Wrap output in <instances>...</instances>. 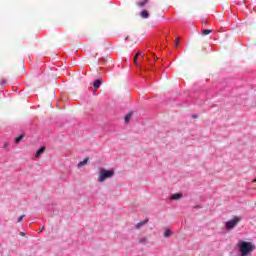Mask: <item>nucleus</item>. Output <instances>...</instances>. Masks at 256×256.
<instances>
[{
	"label": "nucleus",
	"mask_w": 256,
	"mask_h": 256,
	"mask_svg": "<svg viewBox=\"0 0 256 256\" xmlns=\"http://www.w3.org/2000/svg\"><path fill=\"white\" fill-rule=\"evenodd\" d=\"M164 237H171V230H166L164 232Z\"/></svg>",
	"instance_id": "nucleus-15"
},
{
	"label": "nucleus",
	"mask_w": 256,
	"mask_h": 256,
	"mask_svg": "<svg viewBox=\"0 0 256 256\" xmlns=\"http://www.w3.org/2000/svg\"><path fill=\"white\" fill-rule=\"evenodd\" d=\"M113 175H115V171H113V170L100 169L98 181H99V183H103V181H105L107 179H111V177H113Z\"/></svg>",
	"instance_id": "nucleus-2"
},
{
	"label": "nucleus",
	"mask_w": 256,
	"mask_h": 256,
	"mask_svg": "<svg viewBox=\"0 0 256 256\" xmlns=\"http://www.w3.org/2000/svg\"><path fill=\"white\" fill-rule=\"evenodd\" d=\"M238 252L242 256H251L253 251L256 249L255 244L247 242L245 240H239L237 244Z\"/></svg>",
	"instance_id": "nucleus-1"
},
{
	"label": "nucleus",
	"mask_w": 256,
	"mask_h": 256,
	"mask_svg": "<svg viewBox=\"0 0 256 256\" xmlns=\"http://www.w3.org/2000/svg\"><path fill=\"white\" fill-rule=\"evenodd\" d=\"M87 163H89V158H85L83 161H80L78 163V167L79 168L84 167V165H87Z\"/></svg>",
	"instance_id": "nucleus-9"
},
{
	"label": "nucleus",
	"mask_w": 256,
	"mask_h": 256,
	"mask_svg": "<svg viewBox=\"0 0 256 256\" xmlns=\"http://www.w3.org/2000/svg\"><path fill=\"white\" fill-rule=\"evenodd\" d=\"M240 256H243V254H240Z\"/></svg>",
	"instance_id": "nucleus-22"
},
{
	"label": "nucleus",
	"mask_w": 256,
	"mask_h": 256,
	"mask_svg": "<svg viewBox=\"0 0 256 256\" xmlns=\"http://www.w3.org/2000/svg\"><path fill=\"white\" fill-rule=\"evenodd\" d=\"M139 57H141V59H143L145 57V54H141V52H138L134 56V65H139V62H137V59H139Z\"/></svg>",
	"instance_id": "nucleus-5"
},
{
	"label": "nucleus",
	"mask_w": 256,
	"mask_h": 256,
	"mask_svg": "<svg viewBox=\"0 0 256 256\" xmlns=\"http://www.w3.org/2000/svg\"><path fill=\"white\" fill-rule=\"evenodd\" d=\"M198 117H199V115H197V114L193 115V119H197Z\"/></svg>",
	"instance_id": "nucleus-19"
},
{
	"label": "nucleus",
	"mask_w": 256,
	"mask_h": 256,
	"mask_svg": "<svg viewBox=\"0 0 256 256\" xmlns=\"http://www.w3.org/2000/svg\"><path fill=\"white\" fill-rule=\"evenodd\" d=\"M101 85H103V80L96 79L93 83V87H94L95 91H97V89H99V87H101Z\"/></svg>",
	"instance_id": "nucleus-4"
},
{
	"label": "nucleus",
	"mask_w": 256,
	"mask_h": 256,
	"mask_svg": "<svg viewBox=\"0 0 256 256\" xmlns=\"http://www.w3.org/2000/svg\"><path fill=\"white\" fill-rule=\"evenodd\" d=\"M241 221V217L235 216L233 219L227 221L225 223V227L228 231H231V229H235L237 227V224Z\"/></svg>",
	"instance_id": "nucleus-3"
},
{
	"label": "nucleus",
	"mask_w": 256,
	"mask_h": 256,
	"mask_svg": "<svg viewBox=\"0 0 256 256\" xmlns=\"http://www.w3.org/2000/svg\"><path fill=\"white\" fill-rule=\"evenodd\" d=\"M175 47H179V38L175 40Z\"/></svg>",
	"instance_id": "nucleus-17"
},
{
	"label": "nucleus",
	"mask_w": 256,
	"mask_h": 256,
	"mask_svg": "<svg viewBox=\"0 0 256 256\" xmlns=\"http://www.w3.org/2000/svg\"><path fill=\"white\" fill-rule=\"evenodd\" d=\"M210 33H212V30H210V29L202 30V35H209Z\"/></svg>",
	"instance_id": "nucleus-13"
},
{
	"label": "nucleus",
	"mask_w": 256,
	"mask_h": 256,
	"mask_svg": "<svg viewBox=\"0 0 256 256\" xmlns=\"http://www.w3.org/2000/svg\"><path fill=\"white\" fill-rule=\"evenodd\" d=\"M147 221H149V220H145V221L138 223L136 225L135 229H141V227H143V225H145L147 223Z\"/></svg>",
	"instance_id": "nucleus-12"
},
{
	"label": "nucleus",
	"mask_w": 256,
	"mask_h": 256,
	"mask_svg": "<svg viewBox=\"0 0 256 256\" xmlns=\"http://www.w3.org/2000/svg\"><path fill=\"white\" fill-rule=\"evenodd\" d=\"M133 117V112H130L128 113L126 116H125V123H129V121H131V118Z\"/></svg>",
	"instance_id": "nucleus-11"
},
{
	"label": "nucleus",
	"mask_w": 256,
	"mask_h": 256,
	"mask_svg": "<svg viewBox=\"0 0 256 256\" xmlns=\"http://www.w3.org/2000/svg\"><path fill=\"white\" fill-rule=\"evenodd\" d=\"M143 242H145V238H144L143 240H141V241H140V243H143Z\"/></svg>",
	"instance_id": "nucleus-21"
},
{
	"label": "nucleus",
	"mask_w": 256,
	"mask_h": 256,
	"mask_svg": "<svg viewBox=\"0 0 256 256\" xmlns=\"http://www.w3.org/2000/svg\"><path fill=\"white\" fill-rule=\"evenodd\" d=\"M20 235H21L22 237H25V233H23V232H21Z\"/></svg>",
	"instance_id": "nucleus-20"
},
{
	"label": "nucleus",
	"mask_w": 256,
	"mask_h": 256,
	"mask_svg": "<svg viewBox=\"0 0 256 256\" xmlns=\"http://www.w3.org/2000/svg\"><path fill=\"white\" fill-rule=\"evenodd\" d=\"M149 3V0H141L140 2H137L136 5L137 7H145Z\"/></svg>",
	"instance_id": "nucleus-8"
},
{
	"label": "nucleus",
	"mask_w": 256,
	"mask_h": 256,
	"mask_svg": "<svg viewBox=\"0 0 256 256\" xmlns=\"http://www.w3.org/2000/svg\"><path fill=\"white\" fill-rule=\"evenodd\" d=\"M182 197H183V194L176 193V194H172L171 199L174 201H177V200L181 199Z\"/></svg>",
	"instance_id": "nucleus-7"
},
{
	"label": "nucleus",
	"mask_w": 256,
	"mask_h": 256,
	"mask_svg": "<svg viewBox=\"0 0 256 256\" xmlns=\"http://www.w3.org/2000/svg\"><path fill=\"white\" fill-rule=\"evenodd\" d=\"M45 153V147H41L36 151V157H39Z\"/></svg>",
	"instance_id": "nucleus-10"
},
{
	"label": "nucleus",
	"mask_w": 256,
	"mask_h": 256,
	"mask_svg": "<svg viewBox=\"0 0 256 256\" xmlns=\"http://www.w3.org/2000/svg\"><path fill=\"white\" fill-rule=\"evenodd\" d=\"M140 16L142 17V19H149V11L147 10H142L140 12Z\"/></svg>",
	"instance_id": "nucleus-6"
},
{
	"label": "nucleus",
	"mask_w": 256,
	"mask_h": 256,
	"mask_svg": "<svg viewBox=\"0 0 256 256\" xmlns=\"http://www.w3.org/2000/svg\"><path fill=\"white\" fill-rule=\"evenodd\" d=\"M23 219H25V215H21L18 220L17 223H21V221H23Z\"/></svg>",
	"instance_id": "nucleus-16"
},
{
	"label": "nucleus",
	"mask_w": 256,
	"mask_h": 256,
	"mask_svg": "<svg viewBox=\"0 0 256 256\" xmlns=\"http://www.w3.org/2000/svg\"><path fill=\"white\" fill-rule=\"evenodd\" d=\"M201 207H203V206H201V205H199V206H194V209H201Z\"/></svg>",
	"instance_id": "nucleus-18"
},
{
	"label": "nucleus",
	"mask_w": 256,
	"mask_h": 256,
	"mask_svg": "<svg viewBox=\"0 0 256 256\" xmlns=\"http://www.w3.org/2000/svg\"><path fill=\"white\" fill-rule=\"evenodd\" d=\"M22 140H23V136L20 135V136H18L17 138H15V143H19V142H21Z\"/></svg>",
	"instance_id": "nucleus-14"
}]
</instances>
